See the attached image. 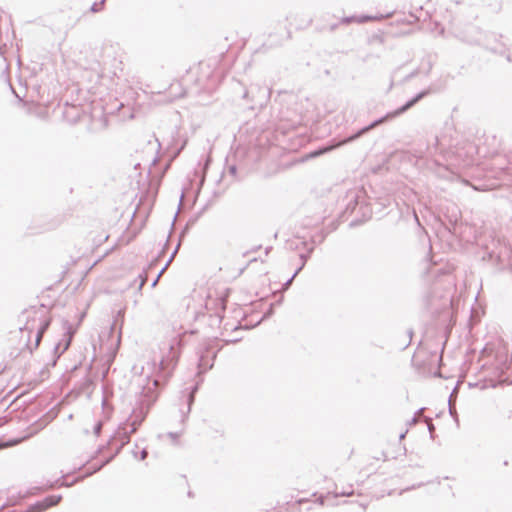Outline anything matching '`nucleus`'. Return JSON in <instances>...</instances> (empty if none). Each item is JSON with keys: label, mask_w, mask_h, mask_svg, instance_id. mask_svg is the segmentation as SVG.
I'll return each mask as SVG.
<instances>
[{"label": "nucleus", "mask_w": 512, "mask_h": 512, "mask_svg": "<svg viewBox=\"0 0 512 512\" xmlns=\"http://www.w3.org/2000/svg\"><path fill=\"white\" fill-rule=\"evenodd\" d=\"M418 98H419V97H417V98H415V99L411 100V101H410V102H408L406 105H404V106L399 110V113H400V112H404V111H406L408 108H410L414 103H416V102H417Z\"/></svg>", "instance_id": "1a4fd4ad"}, {"label": "nucleus", "mask_w": 512, "mask_h": 512, "mask_svg": "<svg viewBox=\"0 0 512 512\" xmlns=\"http://www.w3.org/2000/svg\"><path fill=\"white\" fill-rule=\"evenodd\" d=\"M351 495H353V490H352L351 487L348 490H341V491H338V488H336V491H335V496L336 497H338V496H351Z\"/></svg>", "instance_id": "423d86ee"}, {"label": "nucleus", "mask_w": 512, "mask_h": 512, "mask_svg": "<svg viewBox=\"0 0 512 512\" xmlns=\"http://www.w3.org/2000/svg\"><path fill=\"white\" fill-rule=\"evenodd\" d=\"M49 324H50V320H46V321L43 323L42 327L40 328V330H39V332H38V335H37V341H36V342H37V345H38V344H39V342L41 341V338H42V336H43L44 332L46 331V329L48 328Z\"/></svg>", "instance_id": "39448f33"}, {"label": "nucleus", "mask_w": 512, "mask_h": 512, "mask_svg": "<svg viewBox=\"0 0 512 512\" xmlns=\"http://www.w3.org/2000/svg\"><path fill=\"white\" fill-rule=\"evenodd\" d=\"M509 344L503 341H496L488 344L484 349V355L493 356L494 362L498 368H507L512 364V354L510 353Z\"/></svg>", "instance_id": "f257e3e1"}, {"label": "nucleus", "mask_w": 512, "mask_h": 512, "mask_svg": "<svg viewBox=\"0 0 512 512\" xmlns=\"http://www.w3.org/2000/svg\"><path fill=\"white\" fill-rule=\"evenodd\" d=\"M357 136H358V135L353 136V137H350V138L348 139V141L355 139ZM346 142H347V140H346V141H343V142H341V143H339V144H337V145H335V146L327 147V148L323 149L322 151H320L318 154H321V153H324V152L330 151V150H332L333 148H335V147H337V146H340L341 144L346 143Z\"/></svg>", "instance_id": "6e6552de"}, {"label": "nucleus", "mask_w": 512, "mask_h": 512, "mask_svg": "<svg viewBox=\"0 0 512 512\" xmlns=\"http://www.w3.org/2000/svg\"><path fill=\"white\" fill-rule=\"evenodd\" d=\"M383 19V17H378V16H367L365 18H363L362 21H374V20H381Z\"/></svg>", "instance_id": "9d476101"}, {"label": "nucleus", "mask_w": 512, "mask_h": 512, "mask_svg": "<svg viewBox=\"0 0 512 512\" xmlns=\"http://www.w3.org/2000/svg\"><path fill=\"white\" fill-rule=\"evenodd\" d=\"M153 384H154L155 387H157L158 386V380H154Z\"/></svg>", "instance_id": "9b49d317"}, {"label": "nucleus", "mask_w": 512, "mask_h": 512, "mask_svg": "<svg viewBox=\"0 0 512 512\" xmlns=\"http://www.w3.org/2000/svg\"><path fill=\"white\" fill-rule=\"evenodd\" d=\"M75 333H76V327H73L72 325H68L67 330H66L67 340L64 345V350L68 349V347L70 346L72 338Z\"/></svg>", "instance_id": "20e7f679"}, {"label": "nucleus", "mask_w": 512, "mask_h": 512, "mask_svg": "<svg viewBox=\"0 0 512 512\" xmlns=\"http://www.w3.org/2000/svg\"><path fill=\"white\" fill-rule=\"evenodd\" d=\"M161 369H162L163 371H165V370H168V369H169V367H161Z\"/></svg>", "instance_id": "f8f14e48"}, {"label": "nucleus", "mask_w": 512, "mask_h": 512, "mask_svg": "<svg viewBox=\"0 0 512 512\" xmlns=\"http://www.w3.org/2000/svg\"><path fill=\"white\" fill-rule=\"evenodd\" d=\"M1 447H5V445H1V446H0V448H1Z\"/></svg>", "instance_id": "4468645a"}, {"label": "nucleus", "mask_w": 512, "mask_h": 512, "mask_svg": "<svg viewBox=\"0 0 512 512\" xmlns=\"http://www.w3.org/2000/svg\"><path fill=\"white\" fill-rule=\"evenodd\" d=\"M62 497L59 495H51L43 499L42 501L29 507L25 512H43L46 509L55 506L60 503Z\"/></svg>", "instance_id": "7ed1b4c3"}, {"label": "nucleus", "mask_w": 512, "mask_h": 512, "mask_svg": "<svg viewBox=\"0 0 512 512\" xmlns=\"http://www.w3.org/2000/svg\"><path fill=\"white\" fill-rule=\"evenodd\" d=\"M174 86H179L181 88V91L176 95L177 97L181 98V97H184L187 94L186 89H184L181 86L180 82H178V81L174 82L173 84H171L170 88H173Z\"/></svg>", "instance_id": "0eeeda50"}, {"label": "nucleus", "mask_w": 512, "mask_h": 512, "mask_svg": "<svg viewBox=\"0 0 512 512\" xmlns=\"http://www.w3.org/2000/svg\"><path fill=\"white\" fill-rule=\"evenodd\" d=\"M228 291L225 288L212 286L208 289L206 308L219 315L226 309Z\"/></svg>", "instance_id": "f03ea898"}, {"label": "nucleus", "mask_w": 512, "mask_h": 512, "mask_svg": "<svg viewBox=\"0 0 512 512\" xmlns=\"http://www.w3.org/2000/svg\"><path fill=\"white\" fill-rule=\"evenodd\" d=\"M92 11H98L94 6L92 7Z\"/></svg>", "instance_id": "ddd939ff"}]
</instances>
